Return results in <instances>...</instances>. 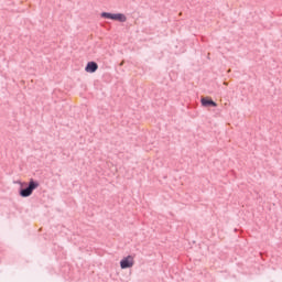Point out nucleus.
<instances>
[{"instance_id": "nucleus-3", "label": "nucleus", "mask_w": 282, "mask_h": 282, "mask_svg": "<svg viewBox=\"0 0 282 282\" xmlns=\"http://www.w3.org/2000/svg\"><path fill=\"white\" fill-rule=\"evenodd\" d=\"M132 265H135V259L133 256H127L120 261L121 270H127V268H131Z\"/></svg>"}, {"instance_id": "nucleus-1", "label": "nucleus", "mask_w": 282, "mask_h": 282, "mask_svg": "<svg viewBox=\"0 0 282 282\" xmlns=\"http://www.w3.org/2000/svg\"><path fill=\"white\" fill-rule=\"evenodd\" d=\"M101 18L110 19L111 21H119V23H126V21H127V15H124V13L102 12Z\"/></svg>"}, {"instance_id": "nucleus-4", "label": "nucleus", "mask_w": 282, "mask_h": 282, "mask_svg": "<svg viewBox=\"0 0 282 282\" xmlns=\"http://www.w3.org/2000/svg\"><path fill=\"white\" fill-rule=\"evenodd\" d=\"M85 72L88 74H94L95 72H98V64L96 62H88Z\"/></svg>"}, {"instance_id": "nucleus-5", "label": "nucleus", "mask_w": 282, "mask_h": 282, "mask_svg": "<svg viewBox=\"0 0 282 282\" xmlns=\"http://www.w3.org/2000/svg\"><path fill=\"white\" fill-rule=\"evenodd\" d=\"M200 102L203 107H208V105H212V107H217V102L213 101V99L203 98Z\"/></svg>"}, {"instance_id": "nucleus-2", "label": "nucleus", "mask_w": 282, "mask_h": 282, "mask_svg": "<svg viewBox=\"0 0 282 282\" xmlns=\"http://www.w3.org/2000/svg\"><path fill=\"white\" fill-rule=\"evenodd\" d=\"M35 188H39V183L34 182V180H31L29 183V187L20 192L21 197H30Z\"/></svg>"}]
</instances>
